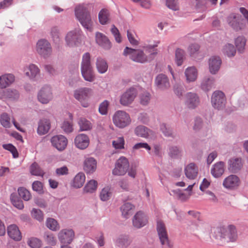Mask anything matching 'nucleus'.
I'll return each mask as SVG.
<instances>
[{"mask_svg": "<svg viewBox=\"0 0 248 248\" xmlns=\"http://www.w3.org/2000/svg\"><path fill=\"white\" fill-rule=\"evenodd\" d=\"M75 15L82 26L92 31L93 22L91 19L87 5H79L77 6L75 8Z\"/></svg>", "mask_w": 248, "mask_h": 248, "instance_id": "nucleus-1", "label": "nucleus"}, {"mask_svg": "<svg viewBox=\"0 0 248 248\" xmlns=\"http://www.w3.org/2000/svg\"><path fill=\"white\" fill-rule=\"evenodd\" d=\"M151 47H144V50L141 49H135L128 47H126L123 52L124 56L129 55L130 58L133 61L140 62L144 63L148 61V56L147 54L151 52L148 51Z\"/></svg>", "mask_w": 248, "mask_h": 248, "instance_id": "nucleus-2", "label": "nucleus"}, {"mask_svg": "<svg viewBox=\"0 0 248 248\" xmlns=\"http://www.w3.org/2000/svg\"><path fill=\"white\" fill-rule=\"evenodd\" d=\"M81 72L84 79L89 82H93L95 79V76L91 65V55L88 52L82 56L81 63Z\"/></svg>", "mask_w": 248, "mask_h": 248, "instance_id": "nucleus-3", "label": "nucleus"}, {"mask_svg": "<svg viewBox=\"0 0 248 248\" xmlns=\"http://www.w3.org/2000/svg\"><path fill=\"white\" fill-rule=\"evenodd\" d=\"M113 124L118 127L124 128L131 123L129 115L123 110L117 111L113 116Z\"/></svg>", "mask_w": 248, "mask_h": 248, "instance_id": "nucleus-4", "label": "nucleus"}, {"mask_svg": "<svg viewBox=\"0 0 248 248\" xmlns=\"http://www.w3.org/2000/svg\"><path fill=\"white\" fill-rule=\"evenodd\" d=\"M156 229L163 248H171L172 245L169 241L165 225L162 221L158 220L157 222Z\"/></svg>", "mask_w": 248, "mask_h": 248, "instance_id": "nucleus-5", "label": "nucleus"}, {"mask_svg": "<svg viewBox=\"0 0 248 248\" xmlns=\"http://www.w3.org/2000/svg\"><path fill=\"white\" fill-rule=\"evenodd\" d=\"M218 232L220 237L227 242H233L237 237L235 227L233 225H229L227 227H220L218 229Z\"/></svg>", "mask_w": 248, "mask_h": 248, "instance_id": "nucleus-6", "label": "nucleus"}, {"mask_svg": "<svg viewBox=\"0 0 248 248\" xmlns=\"http://www.w3.org/2000/svg\"><path fill=\"white\" fill-rule=\"evenodd\" d=\"M36 49L37 53L44 58L49 57L52 53L51 44L45 39H40L37 42Z\"/></svg>", "mask_w": 248, "mask_h": 248, "instance_id": "nucleus-7", "label": "nucleus"}, {"mask_svg": "<svg viewBox=\"0 0 248 248\" xmlns=\"http://www.w3.org/2000/svg\"><path fill=\"white\" fill-rule=\"evenodd\" d=\"M92 90L88 88H83L77 90L74 93L75 98L81 103L84 107H87L89 105L86 100L92 95Z\"/></svg>", "mask_w": 248, "mask_h": 248, "instance_id": "nucleus-8", "label": "nucleus"}, {"mask_svg": "<svg viewBox=\"0 0 248 248\" xmlns=\"http://www.w3.org/2000/svg\"><path fill=\"white\" fill-rule=\"evenodd\" d=\"M129 167V164L127 159L122 156L117 160L112 173L115 175H123L126 173Z\"/></svg>", "mask_w": 248, "mask_h": 248, "instance_id": "nucleus-9", "label": "nucleus"}, {"mask_svg": "<svg viewBox=\"0 0 248 248\" xmlns=\"http://www.w3.org/2000/svg\"><path fill=\"white\" fill-rule=\"evenodd\" d=\"M53 95L51 88L45 86L39 91L37 95L38 101L42 104H46L53 99Z\"/></svg>", "mask_w": 248, "mask_h": 248, "instance_id": "nucleus-10", "label": "nucleus"}, {"mask_svg": "<svg viewBox=\"0 0 248 248\" xmlns=\"http://www.w3.org/2000/svg\"><path fill=\"white\" fill-rule=\"evenodd\" d=\"M226 98L224 93L221 91H215L212 95L211 101L213 106L220 109L225 106Z\"/></svg>", "mask_w": 248, "mask_h": 248, "instance_id": "nucleus-11", "label": "nucleus"}, {"mask_svg": "<svg viewBox=\"0 0 248 248\" xmlns=\"http://www.w3.org/2000/svg\"><path fill=\"white\" fill-rule=\"evenodd\" d=\"M50 141L52 146L60 151L64 150L68 143V140L66 138L62 135L52 137Z\"/></svg>", "mask_w": 248, "mask_h": 248, "instance_id": "nucleus-12", "label": "nucleus"}, {"mask_svg": "<svg viewBox=\"0 0 248 248\" xmlns=\"http://www.w3.org/2000/svg\"><path fill=\"white\" fill-rule=\"evenodd\" d=\"M58 236L61 243L70 244L74 238L75 233L72 229H62L59 232Z\"/></svg>", "mask_w": 248, "mask_h": 248, "instance_id": "nucleus-13", "label": "nucleus"}, {"mask_svg": "<svg viewBox=\"0 0 248 248\" xmlns=\"http://www.w3.org/2000/svg\"><path fill=\"white\" fill-rule=\"evenodd\" d=\"M241 16L236 14H231L227 18L228 24L235 31H238L244 28V25L240 22Z\"/></svg>", "mask_w": 248, "mask_h": 248, "instance_id": "nucleus-14", "label": "nucleus"}, {"mask_svg": "<svg viewBox=\"0 0 248 248\" xmlns=\"http://www.w3.org/2000/svg\"><path fill=\"white\" fill-rule=\"evenodd\" d=\"M74 143L78 148L84 150L88 147L90 143V139L87 135L79 134L75 137Z\"/></svg>", "mask_w": 248, "mask_h": 248, "instance_id": "nucleus-15", "label": "nucleus"}, {"mask_svg": "<svg viewBox=\"0 0 248 248\" xmlns=\"http://www.w3.org/2000/svg\"><path fill=\"white\" fill-rule=\"evenodd\" d=\"M148 223V218L146 215L142 211L138 212L134 216L133 224L135 227L140 228Z\"/></svg>", "mask_w": 248, "mask_h": 248, "instance_id": "nucleus-16", "label": "nucleus"}, {"mask_svg": "<svg viewBox=\"0 0 248 248\" xmlns=\"http://www.w3.org/2000/svg\"><path fill=\"white\" fill-rule=\"evenodd\" d=\"M136 94V91L134 89H129L122 95L120 101V103L123 106L128 105L133 101Z\"/></svg>", "mask_w": 248, "mask_h": 248, "instance_id": "nucleus-17", "label": "nucleus"}, {"mask_svg": "<svg viewBox=\"0 0 248 248\" xmlns=\"http://www.w3.org/2000/svg\"><path fill=\"white\" fill-rule=\"evenodd\" d=\"M155 84L158 89L162 90L167 89L170 86L168 78L163 74H160L156 77Z\"/></svg>", "mask_w": 248, "mask_h": 248, "instance_id": "nucleus-18", "label": "nucleus"}, {"mask_svg": "<svg viewBox=\"0 0 248 248\" xmlns=\"http://www.w3.org/2000/svg\"><path fill=\"white\" fill-rule=\"evenodd\" d=\"M240 184V180L238 177L235 175H230L226 177L223 181V186L228 189H234L237 187Z\"/></svg>", "mask_w": 248, "mask_h": 248, "instance_id": "nucleus-19", "label": "nucleus"}, {"mask_svg": "<svg viewBox=\"0 0 248 248\" xmlns=\"http://www.w3.org/2000/svg\"><path fill=\"white\" fill-rule=\"evenodd\" d=\"M200 103V100L197 95L193 93H188L186 96V105L189 108H194Z\"/></svg>", "mask_w": 248, "mask_h": 248, "instance_id": "nucleus-20", "label": "nucleus"}, {"mask_svg": "<svg viewBox=\"0 0 248 248\" xmlns=\"http://www.w3.org/2000/svg\"><path fill=\"white\" fill-rule=\"evenodd\" d=\"M96 43L105 49H109L111 47V44L106 36L101 32H96L95 35Z\"/></svg>", "mask_w": 248, "mask_h": 248, "instance_id": "nucleus-21", "label": "nucleus"}, {"mask_svg": "<svg viewBox=\"0 0 248 248\" xmlns=\"http://www.w3.org/2000/svg\"><path fill=\"white\" fill-rule=\"evenodd\" d=\"M221 64V60L219 57H212L209 61V68L212 74H216L219 70Z\"/></svg>", "mask_w": 248, "mask_h": 248, "instance_id": "nucleus-22", "label": "nucleus"}, {"mask_svg": "<svg viewBox=\"0 0 248 248\" xmlns=\"http://www.w3.org/2000/svg\"><path fill=\"white\" fill-rule=\"evenodd\" d=\"M97 162L93 157L86 158L84 162V170L87 173H92L96 169Z\"/></svg>", "mask_w": 248, "mask_h": 248, "instance_id": "nucleus-23", "label": "nucleus"}, {"mask_svg": "<svg viewBox=\"0 0 248 248\" xmlns=\"http://www.w3.org/2000/svg\"><path fill=\"white\" fill-rule=\"evenodd\" d=\"M50 128V122L49 120L43 119L38 123L37 133L39 135H43L46 134Z\"/></svg>", "mask_w": 248, "mask_h": 248, "instance_id": "nucleus-24", "label": "nucleus"}, {"mask_svg": "<svg viewBox=\"0 0 248 248\" xmlns=\"http://www.w3.org/2000/svg\"><path fill=\"white\" fill-rule=\"evenodd\" d=\"M7 233L10 237L16 241H19L21 239V233L17 226L15 224L8 227Z\"/></svg>", "mask_w": 248, "mask_h": 248, "instance_id": "nucleus-25", "label": "nucleus"}, {"mask_svg": "<svg viewBox=\"0 0 248 248\" xmlns=\"http://www.w3.org/2000/svg\"><path fill=\"white\" fill-rule=\"evenodd\" d=\"M185 172L187 178L194 179L197 176L198 168L194 164L190 163L185 168Z\"/></svg>", "mask_w": 248, "mask_h": 248, "instance_id": "nucleus-26", "label": "nucleus"}, {"mask_svg": "<svg viewBox=\"0 0 248 248\" xmlns=\"http://www.w3.org/2000/svg\"><path fill=\"white\" fill-rule=\"evenodd\" d=\"M229 170L233 173L239 170L242 167L241 159L240 158H232L229 161Z\"/></svg>", "mask_w": 248, "mask_h": 248, "instance_id": "nucleus-27", "label": "nucleus"}, {"mask_svg": "<svg viewBox=\"0 0 248 248\" xmlns=\"http://www.w3.org/2000/svg\"><path fill=\"white\" fill-rule=\"evenodd\" d=\"M25 75L30 78H35L40 72L38 67L34 64H30L24 68Z\"/></svg>", "mask_w": 248, "mask_h": 248, "instance_id": "nucleus-28", "label": "nucleus"}, {"mask_svg": "<svg viewBox=\"0 0 248 248\" xmlns=\"http://www.w3.org/2000/svg\"><path fill=\"white\" fill-rule=\"evenodd\" d=\"M15 76L11 74L0 76V88H5L15 81Z\"/></svg>", "mask_w": 248, "mask_h": 248, "instance_id": "nucleus-29", "label": "nucleus"}, {"mask_svg": "<svg viewBox=\"0 0 248 248\" xmlns=\"http://www.w3.org/2000/svg\"><path fill=\"white\" fill-rule=\"evenodd\" d=\"M79 35L76 31H71L69 32L65 38V40L67 45L69 46H73L77 45L78 43V39Z\"/></svg>", "mask_w": 248, "mask_h": 248, "instance_id": "nucleus-30", "label": "nucleus"}, {"mask_svg": "<svg viewBox=\"0 0 248 248\" xmlns=\"http://www.w3.org/2000/svg\"><path fill=\"white\" fill-rule=\"evenodd\" d=\"M224 171V163L223 162H219L215 164L211 169V172L215 177H219L222 175Z\"/></svg>", "mask_w": 248, "mask_h": 248, "instance_id": "nucleus-31", "label": "nucleus"}, {"mask_svg": "<svg viewBox=\"0 0 248 248\" xmlns=\"http://www.w3.org/2000/svg\"><path fill=\"white\" fill-rule=\"evenodd\" d=\"M85 178V175L83 172L78 173L73 180L72 186L77 188H80L84 184Z\"/></svg>", "mask_w": 248, "mask_h": 248, "instance_id": "nucleus-32", "label": "nucleus"}, {"mask_svg": "<svg viewBox=\"0 0 248 248\" xmlns=\"http://www.w3.org/2000/svg\"><path fill=\"white\" fill-rule=\"evenodd\" d=\"M96 68L100 74L106 73L108 69L106 61L101 57H98L96 62Z\"/></svg>", "mask_w": 248, "mask_h": 248, "instance_id": "nucleus-33", "label": "nucleus"}, {"mask_svg": "<svg viewBox=\"0 0 248 248\" xmlns=\"http://www.w3.org/2000/svg\"><path fill=\"white\" fill-rule=\"evenodd\" d=\"M198 72L194 67H189L185 71V76L188 82L195 81L197 78Z\"/></svg>", "mask_w": 248, "mask_h": 248, "instance_id": "nucleus-34", "label": "nucleus"}, {"mask_svg": "<svg viewBox=\"0 0 248 248\" xmlns=\"http://www.w3.org/2000/svg\"><path fill=\"white\" fill-rule=\"evenodd\" d=\"M134 206L132 204L126 202L124 203L121 207L122 216L125 218H128L132 214Z\"/></svg>", "mask_w": 248, "mask_h": 248, "instance_id": "nucleus-35", "label": "nucleus"}, {"mask_svg": "<svg viewBox=\"0 0 248 248\" xmlns=\"http://www.w3.org/2000/svg\"><path fill=\"white\" fill-rule=\"evenodd\" d=\"M135 132L138 136L147 138L149 136L151 131L145 126L140 125L136 128Z\"/></svg>", "mask_w": 248, "mask_h": 248, "instance_id": "nucleus-36", "label": "nucleus"}, {"mask_svg": "<svg viewBox=\"0 0 248 248\" xmlns=\"http://www.w3.org/2000/svg\"><path fill=\"white\" fill-rule=\"evenodd\" d=\"M97 182L94 180H91L86 184L83 188L85 193H93L96 191L97 187Z\"/></svg>", "mask_w": 248, "mask_h": 248, "instance_id": "nucleus-37", "label": "nucleus"}, {"mask_svg": "<svg viewBox=\"0 0 248 248\" xmlns=\"http://www.w3.org/2000/svg\"><path fill=\"white\" fill-rule=\"evenodd\" d=\"M30 170L31 173L33 175L43 176L44 174V171L36 162H34L31 165Z\"/></svg>", "mask_w": 248, "mask_h": 248, "instance_id": "nucleus-38", "label": "nucleus"}, {"mask_svg": "<svg viewBox=\"0 0 248 248\" xmlns=\"http://www.w3.org/2000/svg\"><path fill=\"white\" fill-rule=\"evenodd\" d=\"M214 86V80L213 78H206L204 79L201 84L202 89L205 91H208Z\"/></svg>", "mask_w": 248, "mask_h": 248, "instance_id": "nucleus-39", "label": "nucleus"}, {"mask_svg": "<svg viewBox=\"0 0 248 248\" xmlns=\"http://www.w3.org/2000/svg\"><path fill=\"white\" fill-rule=\"evenodd\" d=\"M109 16V12L107 9H102L98 15V18L100 23L103 25L106 24L108 21Z\"/></svg>", "mask_w": 248, "mask_h": 248, "instance_id": "nucleus-40", "label": "nucleus"}, {"mask_svg": "<svg viewBox=\"0 0 248 248\" xmlns=\"http://www.w3.org/2000/svg\"><path fill=\"white\" fill-rule=\"evenodd\" d=\"M111 196V188L108 186H106L103 188L100 193V199L103 201H107Z\"/></svg>", "mask_w": 248, "mask_h": 248, "instance_id": "nucleus-41", "label": "nucleus"}, {"mask_svg": "<svg viewBox=\"0 0 248 248\" xmlns=\"http://www.w3.org/2000/svg\"><path fill=\"white\" fill-rule=\"evenodd\" d=\"M246 40L242 36L237 37L235 41V44L238 51L240 52H243L245 49Z\"/></svg>", "mask_w": 248, "mask_h": 248, "instance_id": "nucleus-42", "label": "nucleus"}, {"mask_svg": "<svg viewBox=\"0 0 248 248\" xmlns=\"http://www.w3.org/2000/svg\"><path fill=\"white\" fill-rule=\"evenodd\" d=\"M10 199L14 206L20 210L23 209L24 204L22 201L19 199L15 194H12L10 196Z\"/></svg>", "mask_w": 248, "mask_h": 248, "instance_id": "nucleus-43", "label": "nucleus"}, {"mask_svg": "<svg viewBox=\"0 0 248 248\" xmlns=\"http://www.w3.org/2000/svg\"><path fill=\"white\" fill-rule=\"evenodd\" d=\"M28 245L31 248H40L42 247V241L36 237L29 238L27 241Z\"/></svg>", "mask_w": 248, "mask_h": 248, "instance_id": "nucleus-44", "label": "nucleus"}, {"mask_svg": "<svg viewBox=\"0 0 248 248\" xmlns=\"http://www.w3.org/2000/svg\"><path fill=\"white\" fill-rule=\"evenodd\" d=\"M78 124L81 131H87L92 129L91 123L84 118L80 119Z\"/></svg>", "mask_w": 248, "mask_h": 248, "instance_id": "nucleus-45", "label": "nucleus"}, {"mask_svg": "<svg viewBox=\"0 0 248 248\" xmlns=\"http://www.w3.org/2000/svg\"><path fill=\"white\" fill-rule=\"evenodd\" d=\"M129 244V242L126 236H121L116 241V245L118 248H124Z\"/></svg>", "mask_w": 248, "mask_h": 248, "instance_id": "nucleus-46", "label": "nucleus"}, {"mask_svg": "<svg viewBox=\"0 0 248 248\" xmlns=\"http://www.w3.org/2000/svg\"><path fill=\"white\" fill-rule=\"evenodd\" d=\"M46 225L47 228L53 231H57L60 228L58 222L52 218H48L47 219Z\"/></svg>", "mask_w": 248, "mask_h": 248, "instance_id": "nucleus-47", "label": "nucleus"}, {"mask_svg": "<svg viewBox=\"0 0 248 248\" xmlns=\"http://www.w3.org/2000/svg\"><path fill=\"white\" fill-rule=\"evenodd\" d=\"M0 122L1 125L5 128H9L11 126L10 118L6 113H3L1 115Z\"/></svg>", "mask_w": 248, "mask_h": 248, "instance_id": "nucleus-48", "label": "nucleus"}, {"mask_svg": "<svg viewBox=\"0 0 248 248\" xmlns=\"http://www.w3.org/2000/svg\"><path fill=\"white\" fill-rule=\"evenodd\" d=\"M2 147L9 151H10L13 155L14 158H17L18 157V153L16 148L12 144H4L2 145Z\"/></svg>", "mask_w": 248, "mask_h": 248, "instance_id": "nucleus-49", "label": "nucleus"}, {"mask_svg": "<svg viewBox=\"0 0 248 248\" xmlns=\"http://www.w3.org/2000/svg\"><path fill=\"white\" fill-rule=\"evenodd\" d=\"M184 51L181 49H177L175 52V61L177 64L180 66L183 62Z\"/></svg>", "mask_w": 248, "mask_h": 248, "instance_id": "nucleus-50", "label": "nucleus"}, {"mask_svg": "<svg viewBox=\"0 0 248 248\" xmlns=\"http://www.w3.org/2000/svg\"><path fill=\"white\" fill-rule=\"evenodd\" d=\"M223 52L228 57H232L234 56L236 51L232 45L228 44L225 46Z\"/></svg>", "mask_w": 248, "mask_h": 248, "instance_id": "nucleus-51", "label": "nucleus"}, {"mask_svg": "<svg viewBox=\"0 0 248 248\" xmlns=\"http://www.w3.org/2000/svg\"><path fill=\"white\" fill-rule=\"evenodd\" d=\"M18 192L19 196L25 201H29L31 198L30 192L24 188H19Z\"/></svg>", "mask_w": 248, "mask_h": 248, "instance_id": "nucleus-52", "label": "nucleus"}, {"mask_svg": "<svg viewBox=\"0 0 248 248\" xmlns=\"http://www.w3.org/2000/svg\"><path fill=\"white\" fill-rule=\"evenodd\" d=\"M32 217L39 221L43 220L44 216L42 212L39 209L33 208L31 212Z\"/></svg>", "mask_w": 248, "mask_h": 248, "instance_id": "nucleus-53", "label": "nucleus"}, {"mask_svg": "<svg viewBox=\"0 0 248 248\" xmlns=\"http://www.w3.org/2000/svg\"><path fill=\"white\" fill-rule=\"evenodd\" d=\"M45 241L51 245L54 246L56 243V239L53 234L52 233L46 232L44 236Z\"/></svg>", "mask_w": 248, "mask_h": 248, "instance_id": "nucleus-54", "label": "nucleus"}, {"mask_svg": "<svg viewBox=\"0 0 248 248\" xmlns=\"http://www.w3.org/2000/svg\"><path fill=\"white\" fill-rule=\"evenodd\" d=\"M18 97V93L16 90L8 89L6 90L5 98L16 99Z\"/></svg>", "mask_w": 248, "mask_h": 248, "instance_id": "nucleus-55", "label": "nucleus"}, {"mask_svg": "<svg viewBox=\"0 0 248 248\" xmlns=\"http://www.w3.org/2000/svg\"><path fill=\"white\" fill-rule=\"evenodd\" d=\"M62 129L66 133H69L73 131V124L72 122L64 121L62 126Z\"/></svg>", "mask_w": 248, "mask_h": 248, "instance_id": "nucleus-56", "label": "nucleus"}, {"mask_svg": "<svg viewBox=\"0 0 248 248\" xmlns=\"http://www.w3.org/2000/svg\"><path fill=\"white\" fill-rule=\"evenodd\" d=\"M112 145L115 149H121L124 148V138L120 137L113 141Z\"/></svg>", "mask_w": 248, "mask_h": 248, "instance_id": "nucleus-57", "label": "nucleus"}, {"mask_svg": "<svg viewBox=\"0 0 248 248\" xmlns=\"http://www.w3.org/2000/svg\"><path fill=\"white\" fill-rule=\"evenodd\" d=\"M109 102L107 100H104L101 103L99 107V112L102 115H105L107 113Z\"/></svg>", "mask_w": 248, "mask_h": 248, "instance_id": "nucleus-58", "label": "nucleus"}, {"mask_svg": "<svg viewBox=\"0 0 248 248\" xmlns=\"http://www.w3.org/2000/svg\"><path fill=\"white\" fill-rule=\"evenodd\" d=\"M151 99V96L149 93L144 92L140 95L141 104L146 105L148 104Z\"/></svg>", "mask_w": 248, "mask_h": 248, "instance_id": "nucleus-59", "label": "nucleus"}, {"mask_svg": "<svg viewBox=\"0 0 248 248\" xmlns=\"http://www.w3.org/2000/svg\"><path fill=\"white\" fill-rule=\"evenodd\" d=\"M111 32L114 35L116 41L119 43L121 42V36L119 31L114 25L112 26Z\"/></svg>", "mask_w": 248, "mask_h": 248, "instance_id": "nucleus-60", "label": "nucleus"}, {"mask_svg": "<svg viewBox=\"0 0 248 248\" xmlns=\"http://www.w3.org/2000/svg\"><path fill=\"white\" fill-rule=\"evenodd\" d=\"M166 5L173 10H178V5L176 0H166Z\"/></svg>", "mask_w": 248, "mask_h": 248, "instance_id": "nucleus-61", "label": "nucleus"}, {"mask_svg": "<svg viewBox=\"0 0 248 248\" xmlns=\"http://www.w3.org/2000/svg\"><path fill=\"white\" fill-rule=\"evenodd\" d=\"M32 189L34 191L41 193L43 191V184L40 181H34L32 185Z\"/></svg>", "mask_w": 248, "mask_h": 248, "instance_id": "nucleus-62", "label": "nucleus"}, {"mask_svg": "<svg viewBox=\"0 0 248 248\" xmlns=\"http://www.w3.org/2000/svg\"><path fill=\"white\" fill-rule=\"evenodd\" d=\"M51 34L54 41L57 42L59 40V32L57 27H53L51 29Z\"/></svg>", "mask_w": 248, "mask_h": 248, "instance_id": "nucleus-63", "label": "nucleus"}, {"mask_svg": "<svg viewBox=\"0 0 248 248\" xmlns=\"http://www.w3.org/2000/svg\"><path fill=\"white\" fill-rule=\"evenodd\" d=\"M160 129L162 132L164 133V135L166 137L171 136L172 133L171 130L169 127H167L165 124L161 125Z\"/></svg>", "mask_w": 248, "mask_h": 248, "instance_id": "nucleus-64", "label": "nucleus"}]
</instances>
